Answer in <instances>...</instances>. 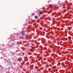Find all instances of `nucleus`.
<instances>
[{
    "mask_svg": "<svg viewBox=\"0 0 73 73\" xmlns=\"http://www.w3.org/2000/svg\"><path fill=\"white\" fill-rule=\"evenodd\" d=\"M68 39H69V40H70V39H71V38H72V37H71L70 36H69L68 37Z\"/></svg>",
    "mask_w": 73,
    "mask_h": 73,
    "instance_id": "obj_5",
    "label": "nucleus"
},
{
    "mask_svg": "<svg viewBox=\"0 0 73 73\" xmlns=\"http://www.w3.org/2000/svg\"><path fill=\"white\" fill-rule=\"evenodd\" d=\"M52 1V0H48V3H49V2H52V1Z\"/></svg>",
    "mask_w": 73,
    "mask_h": 73,
    "instance_id": "obj_7",
    "label": "nucleus"
},
{
    "mask_svg": "<svg viewBox=\"0 0 73 73\" xmlns=\"http://www.w3.org/2000/svg\"><path fill=\"white\" fill-rule=\"evenodd\" d=\"M37 13L38 16H40V15H41L42 14V12L39 11L37 12Z\"/></svg>",
    "mask_w": 73,
    "mask_h": 73,
    "instance_id": "obj_1",
    "label": "nucleus"
},
{
    "mask_svg": "<svg viewBox=\"0 0 73 73\" xmlns=\"http://www.w3.org/2000/svg\"><path fill=\"white\" fill-rule=\"evenodd\" d=\"M3 45V46H4V45Z\"/></svg>",
    "mask_w": 73,
    "mask_h": 73,
    "instance_id": "obj_8",
    "label": "nucleus"
},
{
    "mask_svg": "<svg viewBox=\"0 0 73 73\" xmlns=\"http://www.w3.org/2000/svg\"><path fill=\"white\" fill-rule=\"evenodd\" d=\"M35 19H38V17L37 16H35Z\"/></svg>",
    "mask_w": 73,
    "mask_h": 73,
    "instance_id": "obj_4",
    "label": "nucleus"
},
{
    "mask_svg": "<svg viewBox=\"0 0 73 73\" xmlns=\"http://www.w3.org/2000/svg\"><path fill=\"white\" fill-rule=\"evenodd\" d=\"M49 6V8H51L52 7V5H50Z\"/></svg>",
    "mask_w": 73,
    "mask_h": 73,
    "instance_id": "obj_6",
    "label": "nucleus"
},
{
    "mask_svg": "<svg viewBox=\"0 0 73 73\" xmlns=\"http://www.w3.org/2000/svg\"><path fill=\"white\" fill-rule=\"evenodd\" d=\"M21 34L22 36H24L25 34V31H23L21 33Z\"/></svg>",
    "mask_w": 73,
    "mask_h": 73,
    "instance_id": "obj_2",
    "label": "nucleus"
},
{
    "mask_svg": "<svg viewBox=\"0 0 73 73\" xmlns=\"http://www.w3.org/2000/svg\"><path fill=\"white\" fill-rule=\"evenodd\" d=\"M18 61H22V58H19Z\"/></svg>",
    "mask_w": 73,
    "mask_h": 73,
    "instance_id": "obj_3",
    "label": "nucleus"
}]
</instances>
